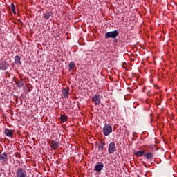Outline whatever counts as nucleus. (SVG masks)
<instances>
[{
  "label": "nucleus",
  "instance_id": "14",
  "mask_svg": "<svg viewBox=\"0 0 177 177\" xmlns=\"http://www.w3.org/2000/svg\"><path fill=\"white\" fill-rule=\"evenodd\" d=\"M15 62L16 63V64H18L19 66L21 64V58L19 55L15 57Z\"/></svg>",
  "mask_w": 177,
  "mask_h": 177
},
{
  "label": "nucleus",
  "instance_id": "1",
  "mask_svg": "<svg viewBox=\"0 0 177 177\" xmlns=\"http://www.w3.org/2000/svg\"><path fill=\"white\" fill-rule=\"evenodd\" d=\"M103 133L104 136H109L111 132H113V127L110 126V124H105L104 127H103Z\"/></svg>",
  "mask_w": 177,
  "mask_h": 177
},
{
  "label": "nucleus",
  "instance_id": "3",
  "mask_svg": "<svg viewBox=\"0 0 177 177\" xmlns=\"http://www.w3.org/2000/svg\"><path fill=\"white\" fill-rule=\"evenodd\" d=\"M119 32L118 30H114L111 32H108L105 34V38L109 39V38H117L118 37Z\"/></svg>",
  "mask_w": 177,
  "mask_h": 177
},
{
  "label": "nucleus",
  "instance_id": "19",
  "mask_svg": "<svg viewBox=\"0 0 177 177\" xmlns=\"http://www.w3.org/2000/svg\"><path fill=\"white\" fill-rule=\"evenodd\" d=\"M100 149H104V145H102V146H100Z\"/></svg>",
  "mask_w": 177,
  "mask_h": 177
},
{
  "label": "nucleus",
  "instance_id": "5",
  "mask_svg": "<svg viewBox=\"0 0 177 177\" xmlns=\"http://www.w3.org/2000/svg\"><path fill=\"white\" fill-rule=\"evenodd\" d=\"M60 147V143L57 142V140H52L50 142V148L53 149V150H56L57 149H59Z\"/></svg>",
  "mask_w": 177,
  "mask_h": 177
},
{
  "label": "nucleus",
  "instance_id": "20",
  "mask_svg": "<svg viewBox=\"0 0 177 177\" xmlns=\"http://www.w3.org/2000/svg\"><path fill=\"white\" fill-rule=\"evenodd\" d=\"M17 86H23L22 84H17Z\"/></svg>",
  "mask_w": 177,
  "mask_h": 177
},
{
  "label": "nucleus",
  "instance_id": "10",
  "mask_svg": "<svg viewBox=\"0 0 177 177\" xmlns=\"http://www.w3.org/2000/svg\"><path fill=\"white\" fill-rule=\"evenodd\" d=\"M0 161H3V162H5V161H8V155L6 153L0 154Z\"/></svg>",
  "mask_w": 177,
  "mask_h": 177
},
{
  "label": "nucleus",
  "instance_id": "9",
  "mask_svg": "<svg viewBox=\"0 0 177 177\" xmlns=\"http://www.w3.org/2000/svg\"><path fill=\"white\" fill-rule=\"evenodd\" d=\"M4 133L8 136V138H10L11 136H13V130H10L9 129H5Z\"/></svg>",
  "mask_w": 177,
  "mask_h": 177
},
{
  "label": "nucleus",
  "instance_id": "17",
  "mask_svg": "<svg viewBox=\"0 0 177 177\" xmlns=\"http://www.w3.org/2000/svg\"><path fill=\"white\" fill-rule=\"evenodd\" d=\"M10 8H11V10H12V13L14 15H16V9L15 8V4L13 3H11Z\"/></svg>",
  "mask_w": 177,
  "mask_h": 177
},
{
  "label": "nucleus",
  "instance_id": "15",
  "mask_svg": "<svg viewBox=\"0 0 177 177\" xmlns=\"http://www.w3.org/2000/svg\"><path fill=\"white\" fill-rule=\"evenodd\" d=\"M143 154H145V151H138L136 152V156L137 157H142V156H143Z\"/></svg>",
  "mask_w": 177,
  "mask_h": 177
},
{
  "label": "nucleus",
  "instance_id": "11",
  "mask_svg": "<svg viewBox=\"0 0 177 177\" xmlns=\"http://www.w3.org/2000/svg\"><path fill=\"white\" fill-rule=\"evenodd\" d=\"M8 68V66L6 65V62H0V70H6Z\"/></svg>",
  "mask_w": 177,
  "mask_h": 177
},
{
  "label": "nucleus",
  "instance_id": "16",
  "mask_svg": "<svg viewBox=\"0 0 177 177\" xmlns=\"http://www.w3.org/2000/svg\"><path fill=\"white\" fill-rule=\"evenodd\" d=\"M75 67V64H74L73 62H71L69 64V70H74Z\"/></svg>",
  "mask_w": 177,
  "mask_h": 177
},
{
  "label": "nucleus",
  "instance_id": "4",
  "mask_svg": "<svg viewBox=\"0 0 177 177\" xmlns=\"http://www.w3.org/2000/svg\"><path fill=\"white\" fill-rule=\"evenodd\" d=\"M116 148L117 147H115V142H110L108 148V151L109 154H113L114 151H115Z\"/></svg>",
  "mask_w": 177,
  "mask_h": 177
},
{
  "label": "nucleus",
  "instance_id": "18",
  "mask_svg": "<svg viewBox=\"0 0 177 177\" xmlns=\"http://www.w3.org/2000/svg\"><path fill=\"white\" fill-rule=\"evenodd\" d=\"M67 121V116L64 115H61V122H66Z\"/></svg>",
  "mask_w": 177,
  "mask_h": 177
},
{
  "label": "nucleus",
  "instance_id": "12",
  "mask_svg": "<svg viewBox=\"0 0 177 177\" xmlns=\"http://www.w3.org/2000/svg\"><path fill=\"white\" fill-rule=\"evenodd\" d=\"M52 15H53V12H52V11L50 12H47L46 13L44 14V18L46 19V20H49V19H50V16H52Z\"/></svg>",
  "mask_w": 177,
  "mask_h": 177
},
{
  "label": "nucleus",
  "instance_id": "8",
  "mask_svg": "<svg viewBox=\"0 0 177 177\" xmlns=\"http://www.w3.org/2000/svg\"><path fill=\"white\" fill-rule=\"evenodd\" d=\"M103 167H104L103 165V163L102 162H99L98 164H97L95 167V171H96V172H100V171H102L103 169Z\"/></svg>",
  "mask_w": 177,
  "mask_h": 177
},
{
  "label": "nucleus",
  "instance_id": "6",
  "mask_svg": "<svg viewBox=\"0 0 177 177\" xmlns=\"http://www.w3.org/2000/svg\"><path fill=\"white\" fill-rule=\"evenodd\" d=\"M92 100L94 102L95 106H99L100 104V95H94L92 97Z\"/></svg>",
  "mask_w": 177,
  "mask_h": 177
},
{
  "label": "nucleus",
  "instance_id": "7",
  "mask_svg": "<svg viewBox=\"0 0 177 177\" xmlns=\"http://www.w3.org/2000/svg\"><path fill=\"white\" fill-rule=\"evenodd\" d=\"M62 93L65 99H68L70 95V88L68 87L63 88Z\"/></svg>",
  "mask_w": 177,
  "mask_h": 177
},
{
  "label": "nucleus",
  "instance_id": "21",
  "mask_svg": "<svg viewBox=\"0 0 177 177\" xmlns=\"http://www.w3.org/2000/svg\"><path fill=\"white\" fill-rule=\"evenodd\" d=\"M135 133H136V132H133V135H135Z\"/></svg>",
  "mask_w": 177,
  "mask_h": 177
},
{
  "label": "nucleus",
  "instance_id": "2",
  "mask_svg": "<svg viewBox=\"0 0 177 177\" xmlns=\"http://www.w3.org/2000/svg\"><path fill=\"white\" fill-rule=\"evenodd\" d=\"M15 177H27V171L23 168L18 169L15 172Z\"/></svg>",
  "mask_w": 177,
  "mask_h": 177
},
{
  "label": "nucleus",
  "instance_id": "13",
  "mask_svg": "<svg viewBox=\"0 0 177 177\" xmlns=\"http://www.w3.org/2000/svg\"><path fill=\"white\" fill-rule=\"evenodd\" d=\"M144 157H145L147 160H151V158H153V153L148 152L144 155Z\"/></svg>",
  "mask_w": 177,
  "mask_h": 177
}]
</instances>
